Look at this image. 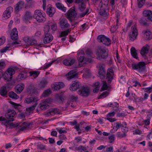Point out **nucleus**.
Here are the masks:
<instances>
[{
	"instance_id": "obj_1",
	"label": "nucleus",
	"mask_w": 152,
	"mask_h": 152,
	"mask_svg": "<svg viewBox=\"0 0 152 152\" xmlns=\"http://www.w3.org/2000/svg\"><path fill=\"white\" fill-rule=\"evenodd\" d=\"M85 53L87 56L90 58H85L84 51L83 50H79L78 51L77 54L78 60L79 65L81 66H83V64H85L87 62H91V58L92 57L93 54L92 50L90 48H88L85 51Z\"/></svg>"
},
{
	"instance_id": "obj_2",
	"label": "nucleus",
	"mask_w": 152,
	"mask_h": 152,
	"mask_svg": "<svg viewBox=\"0 0 152 152\" xmlns=\"http://www.w3.org/2000/svg\"><path fill=\"white\" fill-rule=\"evenodd\" d=\"M96 58L99 60L104 59L107 56L108 54L105 48L101 47H98L96 52Z\"/></svg>"
},
{
	"instance_id": "obj_3",
	"label": "nucleus",
	"mask_w": 152,
	"mask_h": 152,
	"mask_svg": "<svg viewBox=\"0 0 152 152\" xmlns=\"http://www.w3.org/2000/svg\"><path fill=\"white\" fill-rule=\"evenodd\" d=\"M145 64L144 62H140L137 63H134L132 65V69L139 72H143L145 69Z\"/></svg>"
},
{
	"instance_id": "obj_4",
	"label": "nucleus",
	"mask_w": 152,
	"mask_h": 152,
	"mask_svg": "<svg viewBox=\"0 0 152 152\" xmlns=\"http://www.w3.org/2000/svg\"><path fill=\"white\" fill-rule=\"evenodd\" d=\"M90 93L89 88L87 86H81L78 91V94L81 96L85 97H88Z\"/></svg>"
},
{
	"instance_id": "obj_5",
	"label": "nucleus",
	"mask_w": 152,
	"mask_h": 152,
	"mask_svg": "<svg viewBox=\"0 0 152 152\" xmlns=\"http://www.w3.org/2000/svg\"><path fill=\"white\" fill-rule=\"evenodd\" d=\"M34 17L39 22H42L46 20V18L42 13L41 11L39 10L35 11Z\"/></svg>"
},
{
	"instance_id": "obj_6",
	"label": "nucleus",
	"mask_w": 152,
	"mask_h": 152,
	"mask_svg": "<svg viewBox=\"0 0 152 152\" xmlns=\"http://www.w3.org/2000/svg\"><path fill=\"white\" fill-rule=\"evenodd\" d=\"M97 39L99 42H102L107 46H109L111 44V41L110 39L104 35H101L98 36Z\"/></svg>"
},
{
	"instance_id": "obj_7",
	"label": "nucleus",
	"mask_w": 152,
	"mask_h": 152,
	"mask_svg": "<svg viewBox=\"0 0 152 152\" xmlns=\"http://www.w3.org/2000/svg\"><path fill=\"white\" fill-rule=\"evenodd\" d=\"M48 25L46 26L45 28V31L46 32H48L50 30V27L53 31H56L57 28L56 23L54 21H49L48 23Z\"/></svg>"
},
{
	"instance_id": "obj_8",
	"label": "nucleus",
	"mask_w": 152,
	"mask_h": 152,
	"mask_svg": "<svg viewBox=\"0 0 152 152\" xmlns=\"http://www.w3.org/2000/svg\"><path fill=\"white\" fill-rule=\"evenodd\" d=\"M58 24L60 28L62 30L68 28L70 26V25L68 23L67 20L65 18L60 19Z\"/></svg>"
},
{
	"instance_id": "obj_9",
	"label": "nucleus",
	"mask_w": 152,
	"mask_h": 152,
	"mask_svg": "<svg viewBox=\"0 0 152 152\" xmlns=\"http://www.w3.org/2000/svg\"><path fill=\"white\" fill-rule=\"evenodd\" d=\"M52 101V100L51 98H48L42 100L39 104L40 109L42 110L47 109L48 107Z\"/></svg>"
},
{
	"instance_id": "obj_10",
	"label": "nucleus",
	"mask_w": 152,
	"mask_h": 152,
	"mask_svg": "<svg viewBox=\"0 0 152 152\" xmlns=\"http://www.w3.org/2000/svg\"><path fill=\"white\" fill-rule=\"evenodd\" d=\"M131 31L129 32V36L130 40L133 41L135 39L138 34V32L136 28L134 26H132Z\"/></svg>"
},
{
	"instance_id": "obj_11",
	"label": "nucleus",
	"mask_w": 152,
	"mask_h": 152,
	"mask_svg": "<svg viewBox=\"0 0 152 152\" xmlns=\"http://www.w3.org/2000/svg\"><path fill=\"white\" fill-rule=\"evenodd\" d=\"M97 67L98 68L99 74L100 78H104L106 73L104 65L103 64H100L97 65Z\"/></svg>"
},
{
	"instance_id": "obj_12",
	"label": "nucleus",
	"mask_w": 152,
	"mask_h": 152,
	"mask_svg": "<svg viewBox=\"0 0 152 152\" xmlns=\"http://www.w3.org/2000/svg\"><path fill=\"white\" fill-rule=\"evenodd\" d=\"M84 0H74L75 3L78 4V9L80 12H83L86 8Z\"/></svg>"
},
{
	"instance_id": "obj_13",
	"label": "nucleus",
	"mask_w": 152,
	"mask_h": 152,
	"mask_svg": "<svg viewBox=\"0 0 152 152\" xmlns=\"http://www.w3.org/2000/svg\"><path fill=\"white\" fill-rule=\"evenodd\" d=\"M16 112L14 110L8 109L7 114L6 115V118L9 119V121H13L14 120L13 117L15 115Z\"/></svg>"
},
{
	"instance_id": "obj_14",
	"label": "nucleus",
	"mask_w": 152,
	"mask_h": 152,
	"mask_svg": "<svg viewBox=\"0 0 152 152\" xmlns=\"http://www.w3.org/2000/svg\"><path fill=\"white\" fill-rule=\"evenodd\" d=\"M59 111L58 109L57 108L51 109L48 110L47 112L44 113V115L46 117L53 115L55 114H59Z\"/></svg>"
},
{
	"instance_id": "obj_15",
	"label": "nucleus",
	"mask_w": 152,
	"mask_h": 152,
	"mask_svg": "<svg viewBox=\"0 0 152 152\" xmlns=\"http://www.w3.org/2000/svg\"><path fill=\"white\" fill-rule=\"evenodd\" d=\"M13 11V8L11 7H7L4 11L3 14V16L5 18L7 19L11 16V14Z\"/></svg>"
},
{
	"instance_id": "obj_16",
	"label": "nucleus",
	"mask_w": 152,
	"mask_h": 152,
	"mask_svg": "<svg viewBox=\"0 0 152 152\" xmlns=\"http://www.w3.org/2000/svg\"><path fill=\"white\" fill-rule=\"evenodd\" d=\"M115 126L114 128L110 130V132L111 133H114L116 132L118 129L121 127L122 128L123 125H127L125 122H123L122 123L120 122H117L115 124Z\"/></svg>"
},
{
	"instance_id": "obj_17",
	"label": "nucleus",
	"mask_w": 152,
	"mask_h": 152,
	"mask_svg": "<svg viewBox=\"0 0 152 152\" xmlns=\"http://www.w3.org/2000/svg\"><path fill=\"white\" fill-rule=\"evenodd\" d=\"M114 72L112 68L108 69L107 71V76L109 83H110L113 78L114 76Z\"/></svg>"
},
{
	"instance_id": "obj_18",
	"label": "nucleus",
	"mask_w": 152,
	"mask_h": 152,
	"mask_svg": "<svg viewBox=\"0 0 152 152\" xmlns=\"http://www.w3.org/2000/svg\"><path fill=\"white\" fill-rule=\"evenodd\" d=\"M76 72L77 70L76 69H73L70 71L66 75L67 76V79L68 80H70L75 77L77 75Z\"/></svg>"
},
{
	"instance_id": "obj_19",
	"label": "nucleus",
	"mask_w": 152,
	"mask_h": 152,
	"mask_svg": "<svg viewBox=\"0 0 152 152\" xmlns=\"http://www.w3.org/2000/svg\"><path fill=\"white\" fill-rule=\"evenodd\" d=\"M75 62V60L71 58H67L63 61V63L66 66H71Z\"/></svg>"
},
{
	"instance_id": "obj_20",
	"label": "nucleus",
	"mask_w": 152,
	"mask_h": 152,
	"mask_svg": "<svg viewBox=\"0 0 152 152\" xmlns=\"http://www.w3.org/2000/svg\"><path fill=\"white\" fill-rule=\"evenodd\" d=\"M24 7V2L23 1L18 2L15 5V11L18 13L19 11L23 8Z\"/></svg>"
},
{
	"instance_id": "obj_21",
	"label": "nucleus",
	"mask_w": 152,
	"mask_h": 152,
	"mask_svg": "<svg viewBox=\"0 0 152 152\" xmlns=\"http://www.w3.org/2000/svg\"><path fill=\"white\" fill-rule=\"evenodd\" d=\"M38 101V98L37 96H32L25 99V102L28 104L36 103Z\"/></svg>"
},
{
	"instance_id": "obj_22",
	"label": "nucleus",
	"mask_w": 152,
	"mask_h": 152,
	"mask_svg": "<svg viewBox=\"0 0 152 152\" xmlns=\"http://www.w3.org/2000/svg\"><path fill=\"white\" fill-rule=\"evenodd\" d=\"M76 15V12L73 8H71L67 12L66 18L70 20L72 18L75 17Z\"/></svg>"
},
{
	"instance_id": "obj_23",
	"label": "nucleus",
	"mask_w": 152,
	"mask_h": 152,
	"mask_svg": "<svg viewBox=\"0 0 152 152\" xmlns=\"http://www.w3.org/2000/svg\"><path fill=\"white\" fill-rule=\"evenodd\" d=\"M32 18V15L31 13L27 12H26L23 18V20L25 23H30V21L31 20Z\"/></svg>"
},
{
	"instance_id": "obj_24",
	"label": "nucleus",
	"mask_w": 152,
	"mask_h": 152,
	"mask_svg": "<svg viewBox=\"0 0 152 152\" xmlns=\"http://www.w3.org/2000/svg\"><path fill=\"white\" fill-rule=\"evenodd\" d=\"M99 14L104 16H107L108 15L109 7H99Z\"/></svg>"
},
{
	"instance_id": "obj_25",
	"label": "nucleus",
	"mask_w": 152,
	"mask_h": 152,
	"mask_svg": "<svg viewBox=\"0 0 152 152\" xmlns=\"http://www.w3.org/2000/svg\"><path fill=\"white\" fill-rule=\"evenodd\" d=\"M55 12V10L50 4L48 5L47 6V8L46 12L50 17H52Z\"/></svg>"
},
{
	"instance_id": "obj_26",
	"label": "nucleus",
	"mask_w": 152,
	"mask_h": 152,
	"mask_svg": "<svg viewBox=\"0 0 152 152\" xmlns=\"http://www.w3.org/2000/svg\"><path fill=\"white\" fill-rule=\"evenodd\" d=\"M11 39L14 40H17L18 38V32L16 28H14L12 30L10 34Z\"/></svg>"
},
{
	"instance_id": "obj_27",
	"label": "nucleus",
	"mask_w": 152,
	"mask_h": 152,
	"mask_svg": "<svg viewBox=\"0 0 152 152\" xmlns=\"http://www.w3.org/2000/svg\"><path fill=\"white\" fill-rule=\"evenodd\" d=\"M53 37L52 34H46L44 38V42L45 44L49 43L53 39Z\"/></svg>"
},
{
	"instance_id": "obj_28",
	"label": "nucleus",
	"mask_w": 152,
	"mask_h": 152,
	"mask_svg": "<svg viewBox=\"0 0 152 152\" xmlns=\"http://www.w3.org/2000/svg\"><path fill=\"white\" fill-rule=\"evenodd\" d=\"M149 49V46L146 45L143 46L142 48L140 53L142 56H145L148 53Z\"/></svg>"
},
{
	"instance_id": "obj_29",
	"label": "nucleus",
	"mask_w": 152,
	"mask_h": 152,
	"mask_svg": "<svg viewBox=\"0 0 152 152\" xmlns=\"http://www.w3.org/2000/svg\"><path fill=\"white\" fill-rule=\"evenodd\" d=\"M143 15L147 17L148 19L152 22V11L148 10H146L143 11Z\"/></svg>"
},
{
	"instance_id": "obj_30",
	"label": "nucleus",
	"mask_w": 152,
	"mask_h": 152,
	"mask_svg": "<svg viewBox=\"0 0 152 152\" xmlns=\"http://www.w3.org/2000/svg\"><path fill=\"white\" fill-rule=\"evenodd\" d=\"M24 85L23 84H19L17 85L15 87L16 92L18 94H20L24 89Z\"/></svg>"
},
{
	"instance_id": "obj_31",
	"label": "nucleus",
	"mask_w": 152,
	"mask_h": 152,
	"mask_svg": "<svg viewBox=\"0 0 152 152\" xmlns=\"http://www.w3.org/2000/svg\"><path fill=\"white\" fill-rule=\"evenodd\" d=\"M64 85L63 83L59 82L55 83L53 86V87L54 88V90H58L59 89L64 87Z\"/></svg>"
},
{
	"instance_id": "obj_32",
	"label": "nucleus",
	"mask_w": 152,
	"mask_h": 152,
	"mask_svg": "<svg viewBox=\"0 0 152 152\" xmlns=\"http://www.w3.org/2000/svg\"><path fill=\"white\" fill-rule=\"evenodd\" d=\"M142 33L144 34L145 38L147 40H149L152 38V36L150 31L148 30L143 31Z\"/></svg>"
},
{
	"instance_id": "obj_33",
	"label": "nucleus",
	"mask_w": 152,
	"mask_h": 152,
	"mask_svg": "<svg viewBox=\"0 0 152 152\" xmlns=\"http://www.w3.org/2000/svg\"><path fill=\"white\" fill-rule=\"evenodd\" d=\"M8 91L6 86H2L0 89V94L1 96L7 97V96Z\"/></svg>"
},
{
	"instance_id": "obj_34",
	"label": "nucleus",
	"mask_w": 152,
	"mask_h": 152,
	"mask_svg": "<svg viewBox=\"0 0 152 152\" xmlns=\"http://www.w3.org/2000/svg\"><path fill=\"white\" fill-rule=\"evenodd\" d=\"M72 85H70V90L71 91H75L79 87V83L77 82L74 81Z\"/></svg>"
},
{
	"instance_id": "obj_35",
	"label": "nucleus",
	"mask_w": 152,
	"mask_h": 152,
	"mask_svg": "<svg viewBox=\"0 0 152 152\" xmlns=\"http://www.w3.org/2000/svg\"><path fill=\"white\" fill-rule=\"evenodd\" d=\"M130 52L133 58L136 59L138 58L137 51L134 47H132L131 48Z\"/></svg>"
},
{
	"instance_id": "obj_36",
	"label": "nucleus",
	"mask_w": 152,
	"mask_h": 152,
	"mask_svg": "<svg viewBox=\"0 0 152 152\" xmlns=\"http://www.w3.org/2000/svg\"><path fill=\"white\" fill-rule=\"evenodd\" d=\"M108 0H101L99 5V7H108Z\"/></svg>"
},
{
	"instance_id": "obj_37",
	"label": "nucleus",
	"mask_w": 152,
	"mask_h": 152,
	"mask_svg": "<svg viewBox=\"0 0 152 152\" xmlns=\"http://www.w3.org/2000/svg\"><path fill=\"white\" fill-rule=\"evenodd\" d=\"M30 75L32 79H35L39 75V72L38 71H33L29 72Z\"/></svg>"
},
{
	"instance_id": "obj_38",
	"label": "nucleus",
	"mask_w": 152,
	"mask_h": 152,
	"mask_svg": "<svg viewBox=\"0 0 152 152\" xmlns=\"http://www.w3.org/2000/svg\"><path fill=\"white\" fill-rule=\"evenodd\" d=\"M55 62H56V63H58L59 62L58 61H57L56 60L53 61H52L48 63L45 64L42 67V69L43 70H45L47 69L51 66L53 63Z\"/></svg>"
},
{
	"instance_id": "obj_39",
	"label": "nucleus",
	"mask_w": 152,
	"mask_h": 152,
	"mask_svg": "<svg viewBox=\"0 0 152 152\" xmlns=\"http://www.w3.org/2000/svg\"><path fill=\"white\" fill-rule=\"evenodd\" d=\"M29 125L26 122H24L20 126L19 130L20 131H23L26 129Z\"/></svg>"
},
{
	"instance_id": "obj_40",
	"label": "nucleus",
	"mask_w": 152,
	"mask_h": 152,
	"mask_svg": "<svg viewBox=\"0 0 152 152\" xmlns=\"http://www.w3.org/2000/svg\"><path fill=\"white\" fill-rule=\"evenodd\" d=\"M56 5L58 8L64 12H65L66 8L64 7L62 4L59 3H57L56 4Z\"/></svg>"
},
{
	"instance_id": "obj_41",
	"label": "nucleus",
	"mask_w": 152,
	"mask_h": 152,
	"mask_svg": "<svg viewBox=\"0 0 152 152\" xmlns=\"http://www.w3.org/2000/svg\"><path fill=\"white\" fill-rule=\"evenodd\" d=\"M91 10L90 8H87L85 12H83V13L79 14V16L80 18H82L84 17L86 15H88L91 12Z\"/></svg>"
},
{
	"instance_id": "obj_42",
	"label": "nucleus",
	"mask_w": 152,
	"mask_h": 152,
	"mask_svg": "<svg viewBox=\"0 0 152 152\" xmlns=\"http://www.w3.org/2000/svg\"><path fill=\"white\" fill-rule=\"evenodd\" d=\"M4 79L7 81H10L11 80L12 76L8 73H5L3 75Z\"/></svg>"
},
{
	"instance_id": "obj_43",
	"label": "nucleus",
	"mask_w": 152,
	"mask_h": 152,
	"mask_svg": "<svg viewBox=\"0 0 152 152\" xmlns=\"http://www.w3.org/2000/svg\"><path fill=\"white\" fill-rule=\"evenodd\" d=\"M11 47V45L10 44H9L4 48H2L0 50V52L1 53H4L6 52L8 50H9V49Z\"/></svg>"
},
{
	"instance_id": "obj_44",
	"label": "nucleus",
	"mask_w": 152,
	"mask_h": 152,
	"mask_svg": "<svg viewBox=\"0 0 152 152\" xmlns=\"http://www.w3.org/2000/svg\"><path fill=\"white\" fill-rule=\"evenodd\" d=\"M56 130L60 134L67 133L66 129V128L58 127L56 128Z\"/></svg>"
},
{
	"instance_id": "obj_45",
	"label": "nucleus",
	"mask_w": 152,
	"mask_h": 152,
	"mask_svg": "<svg viewBox=\"0 0 152 152\" xmlns=\"http://www.w3.org/2000/svg\"><path fill=\"white\" fill-rule=\"evenodd\" d=\"M9 96L10 97L15 99H18L19 98V96L13 91L10 92L9 94Z\"/></svg>"
},
{
	"instance_id": "obj_46",
	"label": "nucleus",
	"mask_w": 152,
	"mask_h": 152,
	"mask_svg": "<svg viewBox=\"0 0 152 152\" xmlns=\"http://www.w3.org/2000/svg\"><path fill=\"white\" fill-rule=\"evenodd\" d=\"M100 83L99 82L96 83L94 84L95 88L93 90V92L94 93H97L98 92L100 87Z\"/></svg>"
},
{
	"instance_id": "obj_47",
	"label": "nucleus",
	"mask_w": 152,
	"mask_h": 152,
	"mask_svg": "<svg viewBox=\"0 0 152 152\" xmlns=\"http://www.w3.org/2000/svg\"><path fill=\"white\" fill-rule=\"evenodd\" d=\"M140 23L143 26H146L147 24V20L144 18H141L139 20Z\"/></svg>"
},
{
	"instance_id": "obj_48",
	"label": "nucleus",
	"mask_w": 152,
	"mask_h": 152,
	"mask_svg": "<svg viewBox=\"0 0 152 152\" xmlns=\"http://www.w3.org/2000/svg\"><path fill=\"white\" fill-rule=\"evenodd\" d=\"M7 72L12 76L15 73V69L14 67H10L8 68L7 71Z\"/></svg>"
},
{
	"instance_id": "obj_49",
	"label": "nucleus",
	"mask_w": 152,
	"mask_h": 152,
	"mask_svg": "<svg viewBox=\"0 0 152 152\" xmlns=\"http://www.w3.org/2000/svg\"><path fill=\"white\" fill-rule=\"evenodd\" d=\"M70 31V29H69L67 30H66L62 31L60 34V36L61 37L65 36L68 35L69 32Z\"/></svg>"
},
{
	"instance_id": "obj_50",
	"label": "nucleus",
	"mask_w": 152,
	"mask_h": 152,
	"mask_svg": "<svg viewBox=\"0 0 152 152\" xmlns=\"http://www.w3.org/2000/svg\"><path fill=\"white\" fill-rule=\"evenodd\" d=\"M107 105L113 107H119V104L115 102H110Z\"/></svg>"
},
{
	"instance_id": "obj_51",
	"label": "nucleus",
	"mask_w": 152,
	"mask_h": 152,
	"mask_svg": "<svg viewBox=\"0 0 152 152\" xmlns=\"http://www.w3.org/2000/svg\"><path fill=\"white\" fill-rule=\"evenodd\" d=\"M102 83L103 85L101 88V90L103 91L107 90L109 88V87L107 85L106 82L104 81H103Z\"/></svg>"
},
{
	"instance_id": "obj_52",
	"label": "nucleus",
	"mask_w": 152,
	"mask_h": 152,
	"mask_svg": "<svg viewBox=\"0 0 152 152\" xmlns=\"http://www.w3.org/2000/svg\"><path fill=\"white\" fill-rule=\"evenodd\" d=\"M108 138L109 140V142L110 143H113L114 142L115 137L114 134H112L109 135L108 137Z\"/></svg>"
},
{
	"instance_id": "obj_53",
	"label": "nucleus",
	"mask_w": 152,
	"mask_h": 152,
	"mask_svg": "<svg viewBox=\"0 0 152 152\" xmlns=\"http://www.w3.org/2000/svg\"><path fill=\"white\" fill-rule=\"evenodd\" d=\"M48 83L46 80L45 79L43 80H42L39 84L41 88H44L47 85Z\"/></svg>"
},
{
	"instance_id": "obj_54",
	"label": "nucleus",
	"mask_w": 152,
	"mask_h": 152,
	"mask_svg": "<svg viewBox=\"0 0 152 152\" xmlns=\"http://www.w3.org/2000/svg\"><path fill=\"white\" fill-rule=\"evenodd\" d=\"M109 94V93L107 91H105L103 92L100 96L99 99L104 98L107 96Z\"/></svg>"
},
{
	"instance_id": "obj_55",
	"label": "nucleus",
	"mask_w": 152,
	"mask_h": 152,
	"mask_svg": "<svg viewBox=\"0 0 152 152\" xmlns=\"http://www.w3.org/2000/svg\"><path fill=\"white\" fill-rule=\"evenodd\" d=\"M127 125H123L121 128V130L122 132L126 134L128 131V128L126 126Z\"/></svg>"
},
{
	"instance_id": "obj_56",
	"label": "nucleus",
	"mask_w": 152,
	"mask_h": 152,
	"mask_svg": "<svg viewBox=\"0 0 152 152\" xmlns=\"http://www.w3.org/2000/svg\"><path fill=\"white\" fill-rule=\"evenodd\" d=\"M51 93V91L50 89L45 91L43 93V96L46 97Z\"/></svg>"
},
{
	"instance_id": "obj_57",
	"label": "nucleus",
	"mask_w": 152,
	"mask_h": 152,
	"mask_svg": "<svg viewBox=\"0 0 152 152\" xmlns=\"http://www.w3.org/2000/svg\"><path fill=\"white\" fill-rule=\"evenodd\" d=\"M138 5L139 8H141L143 5L145 0H137Z\"/></svg>"
},
{
	"instance_id": "obj_58",
	"label": "nucleus",
	"mask_w": 152,
	"mask_h": 152,
	"mask_svg": "<svg viewBox=\"0 0 152 152\" xmlns=\"http://www.w3.org/2000/svg\"><path fill=\"white\" fill-rule=\"evenodd\" d=\"M26 77V75L25 73H21L19 74L18 76V78L20 80H23Z\"/></svg>"
},
{
	"instance_id": "obj_59",
	"label": "nucleus",
	"mask_w": 152,
	"mask_h": 152,
	"mask_svg": "<svg viewBox=\"0 0 152 152\" xmlns=\"http://www.w3.org/2000/svg\"><path fill=\"white\" fill-rule=\"evenodd\" d=\"M83 72H84V75L86 76H90L91 75V73L89 70L87 69L84 68L83 69Z\"/></svg>"
},
{
	"instance_id": "obj_60",
	"label": "nucleus",
	"mask_w": 152,
	"mask_h": 152,
	"mask_svg": "<svg viewBox=\"0 0 152 152\" xmlns=\"http://www.w3.org/2000/svg\"><path fill=\"white\" fill-rule=\"evenodd\" d=\"M117 136L118 137L120 138H121L124 137L126 136V134H122L120 132H117L116 133Z\"/></svg>"
},
{
	"instance_id": "obj_61",
	"label": "nucleus",
	"mask_w": 152,
	"mask_h": 152,
	"mask_svg": "<svg viewBox=\"0 0 152 152\" xmlns=\"http://www.w3.org/2000/svg\"><path fill=\"white\" fill-rule=\"evenodd\" d=\"M142 133V131L138 129H136L133 131V134L134 135H140Z\"/></svg>"
},
{
	"instance_id": "obj_62",
	"label": "nucleus",
	"mask_w": 152,
	"mask_h": 152,
	"mask_svg": "<svg viewBox=\"0 0 152 152\" xmlns=\"http://www.w3.org/2000/svg\"><path fill=\"white\" fill-rule=\"evenodd\" d=\"M118 24L117 25V24H116V26H112L111 28V29L110 30L111 31L112 33H114L117 30L118 28L117 26Z\"/></svg>"
},
{
	"instance_id": "obj_63",
	"label": "nucleus",
	"mask_w": 152,
	"mask_h": 152,
	"mask_svg": "<svg viewBox=\"0 0 152 152\" xmlns=\"http://www.w3.org/2000/svg\"><path fill=\"white\" fill-rule=\"evenodd\" d=\"M0 121H4L5 124H8L9 123V120L6 119L4 117L2 116L0 117Z\"/></svg>"
},
{
	"instance_id": "obj_64",
	"label": "nucleus",
	"mask_w": 152,
	"mask_h": 152,
	"mask_svg": "<svg viewBox=\"0 0 152 152\" xmlns=\"http://www.w3.org/2000/svg\"><path fill=\"white\" fill-rule=\"evenodd\" d=\"M137 96L134 94H131V96H130L131 99L134 101H135L136 100Z\"/></svg>"
}]
</instances>
